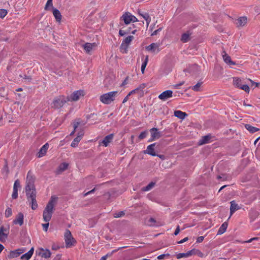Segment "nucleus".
<instances>
[{"instance_id": "34", "label": "nucleus", "mask_w": 260, "mask_h": 260, "mask_svg": "<svg viewBox=\"0 0 260 260\" xmlns=\"http://www.w3.org/2000/svg\"><path fill=\"white\" fill-rule=\"evenodd\" d=\"M155 185V183L153 182H151L149 183L146 186H145L142 188V190L143 191H147L151 189Z\"/></svg>"}, {"instance_id": "40", "label": "nucleus", "mask_w": 260, "mask_h": 260, "mask_svg": "<svg viewBox=\"0 0 260 260\" xmlns=\"http://www.w3.org/2000/svg\"><path fill=\"white\" fill-rule=\"evenodd\" d=\"M80 124V122L79 121V119H78L77 121L74 122V130L70 134V136H72L75 134L77 128L78 127Z\"/></svg>"}, {"instance_id": "13", "label": "nucleus", "mask_w": 260, "mask_h": 260, "mask_svg": "<svg viewBox=\"0 0 260 260\" xmlns=\"http://www.w3.org/2000/svg\"><path fill=\"white\" fill-rule=\"evenodd\" d=\"M159 47V45L158 44L153 43H151L149 46H147L146 47V49L147 51H151L152 52L154 53H157L159 52L160 51Z\"/></svg>"}, {"instance_id": "45", "label": "nucleus", "mask_w": 260, "mask_h": 260, "mask_svg": "<svg viewBox=\"0 0 260 260\" xmlns=\"http://www.w3.org/2000/svg\"><path fill=\"white\" fill-rule=\"evenodd\" d=\"M8 12L6 9H0V17L1 18H4L7 14Z\"/></svg>"}, {"instance_id": "43", "label": "nucleus", "mask_w": 260, "mask_h": 260, "mask_svg": "<svg viewBox=\"0 0 260 260\" xmlns=\"http://www.w3.org/2000/svg\"><path fill=\"white\" fill-rule=\"evenodd\" d=\"M111 194L109 192H106L103 194L104 199L106 201H110Z\"/></svg>"}, {"instance_id": "36", "label": "nucleus", "mask_w": 260, "mask_h": 260, "mask_svg": "<svg viewBox=\"0 0 260 260\" xmlns=\"http://www.w3.org/2000/svg\"><path fill=\"white\" fill-rule=\"evenodd\" d=\"M81 139L80 137H76L72 141L71 146L72 147H76L78 146V143L81 141Z\"/></svg>"}, {"instance_id": "20", "label": "nucleus", "mask_w": 260, "mask_h": 260, "mask_svg": "<svg viewBox=\"0 0 260 260\" xmlns=\"http://www.w3.org/2000/svg\"><path fill=\"white\" fill-rule=\"evenodd\" d=\"M184 71H188V72L192 74H196L199 72V67L197 64H194L189 66L188 68Z\"/></svg>"}, {"instance_id": "39", "label": "nucleus", "mask_w": 260, "mask_h": 260, "mask_svg": "<svg viewBox=\"0 0 260 260\" xmlns=\"http://www.w3.org/2000/svg\"><path fill=\"white\" fill-rule=\"evenodd\" d=\"M234 85L238 88L241 86V80L239 78H234Z\"/></svg>"}, {"instance_id": "60", "label": "nucleus", "mask_w": 260, "mask_h": 260, "mask_svg": "<svg viewBox=\"0 0 260 260\" xmlns=\"http://www.w3.org/2000/svg\"><path fill=\"white\" fill-rule=\"evenodd\" d=\"M84 134V131L83 130H81L78 133L77 137H80V138L82 139V138Z\"/></svg>"}, {"instance_id": "17", "label": "nucleus", "mask_w": 260, "mask_h": 260, "mask_svg": "<svg viewBox=\"0 0 260 260\" xmlns=\"http://www.w3.org/2000/svg\"><path fill=\"white\" fill-rule=\"evenodd\" d=\"M151 136L153 137L156 140L158 139L162 136L161 132L158 131L157 128L153 127L150 129Z\"/></svg>"}, {"instance_id": "15", "label": "nucleus", "mask_w": 260, "mask_h": 260, "mask_svg": "<svg viewBox=\"0 0 260 260\" xmlns=\"http://www.w3.org/2000/svg\"><path fill=\"white\" fill-rule=\"evenodd\" d=\"M114 138V134H111L109 135L106 136L101 142H100V144H103L105 147L108 146L109 144L112 141Z\"/></svg>"}, {"instance_id": "3", "label": "nucleus", "mask_w": 260, "mask_h": 260, "mask_svg": "<svg viewBox=\"0 0 260 260\" xmlns=\"http://www.w3.org/2000/svg\"><path fill=\"white\" fill-rule=\"evenodd\" d=\"M27 197V200L29 202L31 205V209L33 210H36L38 208V204L36 200L37 191L36 190L31 191H25Z\"/></svg>"}, {"instance_id": "42", "label": "nucleus", "mask_w": 260, "mask_h": 260, "mask_svg": "<svg viewBox=\"0 0 260 260\" xmlns=\"http://www.w3.org/2000/svg\"><path fill=\"white\" fill-rule=\"evenodd\" d=\"M3 173L5 172L6 175H8L9 173V170L8 168V164L7 160H5V164L3 169Z\"/></svg>"}, {"instance_id": "32", "label": "nucleus", "mask_w": 260, "mask_h": 260, "mask_svg": "<svg viewBox=\"0 0 260 260\" xmlns=\"http://www.w3.org/2000/svg\"><path fill=\"white\" fill-rule=\"evenodd\" d=\"M191 35L188 31L186 33H184L181 36V40L183 43H186L190 40V35Z\"/></svg>"}, {"instance_id": "54", "label": "nucleus", "mask_w": 260, "mask_h": 260, "mask_svg": "<svg viewBox=\"0 0 260 260\" xmlns=\"http://www.w3.org/2000/svg\"><path fill=\"white\" fill-rule=\"evenodd\" d=\"M126 247H127V246L120 247L115 250H113L111 252L108 253L109 254L108 256L112 255L113 253L117 251L118 250L121 249L122 248H126Z\"/></svg>"}, {"instance_id": "38", "label": "nucleus", "mask_w": 260, "mask_h": 260, "mask_svg": "<svg viewBox=\"0 0 260 260\" xmlns=\"http://www.w3.org/2000/svg\"><path fill=\"white\" fill-rule=\"evenodd\" d=\"M148 61V56L147 55L145 57L144 61L142 63V66H141V72L143 74H144V73L145 69L147 64Z\"/></svg>"}, {"instance_id": "14", "label": "nucleus", "mask_w": 260, "mask_h": 260, "mask_svg": "<svg viewBox=\"0 0 260 260\" xmlns=\"http://www.w3.org/2000/svg\"><path fill=\"white\" fill-rule=\"evenodd\" d=\"M236 25L238 27L244 26L247 23V17L246 16H242L239 17L237 20Z\"/></svg>"}, {"instance_id": "53", "label": "nucleus", "mask_w": 260, "mask_h": 260, "mask_svg": "<svg viewBox=\"0 0 260 260\" xmlns=\"http://www.w3.org/2000/svg\"><path fill=\"white\" fill-rule=\"evenodd\" d=\"M49 6L53 7L52 5V0H48L47 3L46 4L45 9L46 10H48V7Z\"/></svg>"}, {"instance_id": "29", "label": "nucleus", "mask_w": 260, "mask_h": 260, "mask_svg": "<svg viewBox=\"0 0 260 260\" xmlns=\"http://www.w3.org/2000/svg\"><path fill=\"white\" fill-rule=\"evenodd\" d=\"M228 223L227 222H223L221 226L219 228L218 232H217V235H222L223 234L225 231L228 228Z\"/></svg>"}, {"instance_id": "52", "label": "nucleus", "mask_w": 260, "mask_h": 260, "mask_svg": "<svg viewBox=\"0 0 260 260\" xmlns=\"http://www.w3.org/2000/svg\"><path fill=\"white\" fill-rule=\"evenodd\" d=\"M20 187V181L18 179L16 180L14 184L13 189H18V187Z\"/></svg>"}, {"instance_id": "48", "label": "nucleus", "mask_w": 260, "mask_h": 260, "mask_svg": "<svg viewBox=\"0 0 260 260\" xmlns=\"http://www.w3.org/2000/svg\"><path fill=\"white\" fill-rule=\"evenodd\" d=\"M125 214L124 211H120L117 213H115L114 214V217L115 218L120 217L123 216Z\"/></svg>"}, {"instance_id": "18", "label": "nucleus", "mask_w": 260, "mask_h": 260, "mask_svg": "<svg viewBox=\"0 0 260 260\" xmlns=\"http://www.w3.org/2000/svg\"><path fill=\"white\" fill-rule=\"evenodd\" d=\"M23 252L24 250L21 249H18L14 251H11L9 254L8 255V257L9 258L17 257Z\"/></svg>"}, {"instance_id": "37", "label": "nucleus", "mask_w": 260, "mask_h": 260, "mask_svg": "<svg viewBox=\"0 0 260 260\" xmlns=\"http://www.w3.org/2000/svg\"><path fill=\"white\" fill-rule=\"evenodd\" d=\"M131 27L127 28V29H126L125 30L120 29L119 31V35L120 36H123L125 35L129 34L131 32Z\"/></svg>"}, {"instance_id": "8", "label": "nucleus", "mask_w": 260, "mask_h": 260, "mask_svg": "<svg viewBox=\"0 0 260 260\" xmlns=\"http://www.w3.org/2000/svg\"><path fill=\"white\" fill-rule=\"evenodd\" d=\"M9 233V230L2 225L0 227V241L3 243L5 242L8 238Z\"/></svg>"}, {"instance_id": "11", "label": "nucleus", "mask_w": 260, "mask_h": 260, "mask_svg": "<svg viewBox=\"0 0 260 260\" xmlns=\"http://www.w3.org/2000/svg\"><path fill=\"white\" fill-rule=\"evenodd\" d=\"M156 143H153L147 146L146 150H144V154H148L153 156H155L157 154L154 151V147Z\"/></svg>"}, {"instance_id": "58", "label": "nucleus", "mask_w": 260, "mask_h": 260, "mask_svg": "<svg viewBox=\"0 0 260 260\" xmlns=\"http://www.w3.org/2000/svg\"><path fill=\"white\" fill-rule=\"evenodd\" d=\"M204 239V237L203 236H200L197 239V243H201L202 242Z\"/></svg>"}, {"instance_id": "7", "label": "nucleus", "mask_w": 260, "mask_h": 260, "mask_svg": "<svg viewBox=\"0 0 260 260\" xmlns=\"http://www.w3.org/2000/svg\"><path fill=\"white\" fill-rule=\"evenodd\" d=\"M84 92L82 90L75 91L72 94H71L69 98H68V101H78L80 96L84 95Z\"/></svg>"}, {"instance_id": "31", "label": "nucleus", "mask_w": 260, "mask_h": 260, "mask_svg": "<svg viewBox=\"0 0 260 260\" xmlns=\"http://www.w3.org/2000/svg\"><path fill=\"white\" fill-rule=\"evenodd\" d=\"M190 256L192 255H197L200 257H203L204 256V254L203 252H202L200 250L193 248L190 250Z\"/></svg>"}, {"instance_id": "51", "label": "nucleus", "mask_w": 260, "mask_h": 260, "mask_svg": "<svg viewBox=\"0 0 260 260\" xmlns=\"http://www.w3.org/2000/svg\"><path fill=\"white\" fill-rule=\"evenodd\" d=\"M147 132L146 131L143 132L141 133V134L139 136V138L140 139H143L147 136Z\"/></svg>"}, {"instance_id": "27", "label": "nucleus", "mask_w": 260, "mask_h": 260, "mask_svg": "<svg viewBox=\"0 0 260 260\" xmlns=\"http://www.w3.org/2000/svg\"><path fill=\"white\" fill-rule=\"evenodd\" d=\"M211 135L209 134L206 136L202 137V139L199 141L200 145H203L205 144L208 143L211 139Z\"/></svg>"}, {"instance_id": "24", "label": "nucleus", "mask_w": 260, "mask_h": 260, "mask_svg": "<svg viewBox=\"0 0 260 260\" xmlns=\"http://www.w3.org/2000/svg\"><path fill=\"white\" fill-rule=\"evenodd\" d=\"M53 14L56 19V21L60 22L62 18L60 11L58 9L53 8Z\"/></svg>"}, {"instance_id": "30", "label": "nucleus", "mask_w": 260, "mask_h": 260, "mask_svg": "<svg viewBox=\"0 0 260 260\" xmlns=\"http://www.w3.org/2000/svg\"><path fill=\"white\" fill-rule=\"evenodd\" d=\"M244 126L245 128L251 133H254L259 130V128L254 127L249 124H245Z\"/></svg>"}, {"instance_id": "22", "label": "nucleus", "mask_w": 260, "mask_h": 260, "mask_svg": "<svg viewBox=\"0 0 260 260\" xmlns=\"http://www.w3.org/2000/svg\"><path fill=\"white\" fill-rule=\"evenodd\" d=\"M224 54H222V57L224 62L231 65H235L236 62L231 60V57L228 55L225 51H223Z\"/></svg>"}, {"instance_id": "1", "label": "nucleus", "mask_w": 260, "mask_h": 260, "mask_svg": "<svg viewBox=\"0 0 260 260\" xmlns=\"http://www.w3.org/2000/svg\"><path fill=\"white\" fill-rule=\"evenodd\" d=\"M57 200V198L52 196L43 211V219L45 222H47V223L42 224V226L43 227V230L46 232L48 229L49 225V221L51 218L53 212L54 205Z\"/></svg>"}, {"instance_id": "19", "label": "nucleus", "mask_w": 260, "mask_h": 260, "mask_svg": "<svg viewBox=\"0 0 260 260\" xmlns=\"http://www.w3.org/2000/svg\"><path fill=\"white\" fill-rule=\"evenodd\" d=\"M24 216L22 213L20 212L18 214L16 218L13 220L14 224H18L21 226L23 224Z\"/></svg>"}, {"instance_id": "64", "label": "nucleus", "mask_w": 260, "mask_h": 260, "mask_svg": "<svg viewBox=\"0 0 260 260\" xmlns=\"http://www.w3.org/2000/svg\"><path fill=\"white\" fill-rule=\"evenodd\" d=\"M53 260H61V255H59V254L56 255V257L54 258Z\"/></svg>"}, {"instance_id": "62", "label": "nucleus", "mask_w": 260, "mask_h": 260, "mask_svg": "<svg viewBox=\"0 0 260 260\" xmlns=\"http://www.w3.org/2000/svg\"><path fill=\"white\" fill-rule=\"evenodd\" d=\"M161 29H162V28L160 27V28H158V29H157L155 30V31H154L152 33L151 36L156 35L158 34V32L159 31H160L161 30Z\"/></svg>"}, {"instance_id": "23", "label": "nucleus", "mask_w": 260, "mask_h": 260, "mask_svg": "<svg viewBox=\"0 0 260 260\" xmlns=\"http://www.w3.org/2000/svg\"><path fill=\"white\" fill-rule=\"evenodd\" d=\"M34 249L32 247L27 252L23 254L21 256V259L22 260H29L31 257L34 253Z\"/></svg>"}, {"instance_id": "16", "label": "nucleus", "mask_w": 260, "mask_h": 260, "mask_svg": "<svg viewBox=\"0 0 260 260\" xmlns=\"http://www.w3.org/2000/svg\"><path fill=\"white\" fill-rule=\"evenodd\" d=\"M231 206H230V216L229 217V219L231 217L232 214L237 210H238L241 209V207H240L237 204H236L235 201H232L230 202Z\"/></svg>"}, {"instance_id": "21", "label": "nucleus", "mask_w": 260, "mask_h": 260, "mask_svg": "<svg viewBox=\"0 0 260 260\" xmlns=\"http://www.w3.org/2000/svg\"><path fill=\"white\" fill-rule=\"evenodd\" d=\"M125 24H128L132 22L131 14L129 13H125L120 18Z\"/></svg>"}, {"instance_id": "55", "label": "nucleus", "mask_w": 260, "mask_h": 260, "mask_svg": "<svg viewBox=\"0 0 260 260\" xmlns=\"http://www.w3.org/2000/svg\"><path fill=\"white\" fill-rule=\"evenodd\" d=\"M169 255H170V254L169 253L162 254L158 255L157 256V258L158 259H162L165 257V256H169Z\"/></svg>"}, {"instance_id": "49", "label": "nucleus", "mask_w": 260, "mask_h": 260, "mask_svg": "<svg viewBox=\"0 0 260 260\" xmlns=\"http://www.w3.org/2000/svg\"><path fill=\"white\" fill-rule=\"evenodd\" d=\"M146 85L145 84H142L139 85V86L136 89H138V91L139 92H140V94L143 93V89L145 87Z\"/></svg>"}, {"instance_id": "26", "label": "nucleus", "mask_w": 260, "mask_h": 260, "mask_svg": "<svg viewBox=\"0 0 260 260\" xmlns=\"http://www.w3.org/2000/svg\"><path fill=\"white\" fill-rule=\"evenodd\" d=\"M174 116L181 120L184 119L186 116H187V114L180 110H176L174 111Z\"/></svg>"}, {"instance_id": "56", "label": "nucleus", "mask_w": 260, "mask_h": 260, "mask_svg": "<svg viewBox=\"0 0 260 260\" xmlns=\"http://www.w3.org/2000/svg\"><path fill=\"white\" fill-rule=\"evenodd\" d=\"M217 178L218 180L222 179V180H226L228 179L227 176H225V175H223V176L218 175V176H217Z\"/></svg>"}, {"instance_id": "9", "label": "nucleus", "mask_w": 260, "mask_h": 260, "mask_svg": "<svg viewBox=\"0 0 260 260\" xmlns=\"http://www.w3.org/2000/svg\"><path fill=\"white\" fill-rule=\"evenodd\" d=\"M173 96V91L171 90L164 91L158 95V98L162 101H166Z\"/></svg>"}, {"instance_id": "2", "label": "nucleus", "mask_w": 260, "mask_h": 260, "mask_svg": "<svg viewBox=\"0 0 260 260\" xmlns=\"http://www.w3.org/2000/svg\"><path fill=\"white\" fill-rule=\"evenodd\" d=\"M117 94V91H111L101 95L100 99L103 103L109 105L115 100V98Z\"/></svg>"}, {"instance_id": "28", "label": "nucleus", "mask_w": 260, "mask_h": 260, "mask_svg": "<svg viewBox=\"0 0 260 260\" xmlns=\"http://www.w3.org/2000/svg\"><path fill=\"white\" fill-rule=\"evenodd\" d=\"M51 252L48 250H44L43 249H41L39 252V255L41 256L42 257L48 258L50 256Z\"/></svg>"}, {"instance_id": "6", "label": "nucleus", "mask_w": 260, "mask_h": 260, "mask_svg": "<svg viewBox=\"0 0 260 260\" xmlns=\"http://www.w3.org/2000/svg\"><path fill=\"white\" fill-rule=\"evenodd\" d=\"M134 37L133 36H128L126 38H125L122 41L121 45H120V49L122 51L124 50L123 52L126 53L127 51V49L131 42L134 40Z\"/></svg>"}, {"instance_id": "33", "label": "nucleus", "mask_w": 260, "mask_h": 260, "mask_svg": "<svg viewBox=\"0 0 260 260\" xmlns=\"http://www.w3.org/2000/svg\"><path fill=\"white\" fill-rule=\"evenodd\" d=\"M190 253L191 252H190V250H189L186 253H177V254H176V256L177 258H178V259L181 258L182 257H187L190 256Z\"/></svg>"}, {"instance_id": "4", "label": "nucleus", "mask_w": 260, "mask_h": 260, "mask_svg": "<svg viewBox=\"0 0 260 260\" xmlns=\"http://www.w3.org/2000/svg\"><path fill=\"white\" fill-rule=\"evenodd\" d=\"M35 180V178L32 172L29 171L26 176L25 191H34V189L36 190L34 184Z\"/></svg>"}, {"instance_id": "46", "label": "nucleus", "mask_w": 260, "mask_h": 260, "mask_svg": "<svg viewBox=\"0 0 260 260\" xmlns=\"http://www.w3.org/2000/svg\"><path fill=\"white\" fill-rule=\"evenodd\" d=\"M12 209L8 207L6 210L5 216L6 217H9L11 216L12 215Z\"/></svg>"}, {"instance_id": "59", "label": "nucleus", "mask_w": 260, "mask_h": 260, "mask_svg": "<svg viewBox=\"0 0 260 260\" xmlns=\"http://www.w3.org/2000/svg\"><path fill=\"white\" fill-rule=\"evenodd\" d=\"M139 92L138 91V89H135L133 90H132L131 91H130L128 94V96H130L131 95L133 94H134V93H138Z\"/></svg>"}, {"instance_id": "5", "label": "nucleus", "mask_w": 260, "mask_h": 260, "mask_svg": "<svg viewBox=\"0 0 260 260\" xmlns=\"http://www.w3.org/2000/svg\"><path fill=\"white\" fill-rule=\"evenodd\" d=\"M64 240L66 247H71L73 245V243L75 242V240L69 230H67L64 233Z\"/></svg>"}, {"instance_id": "25", "label": "nucleus", "mask_w": 260, "mask_h": 260, "mask_svg": "<svg viewBox=\"0 0 260 260\" xmlns=\"http://www.w3.org/2000/svg\"><path fill=\"white\" fill-rule=\"evenodd\" d=\"M48 148H49V145L48 144V143H46L45 144H44L41 147V148L40 149V150L39 152L38 156V157H41L43 156H44L46 154V151H47V149H48Z\"/></svg>"}, {"instance_id": "50", "label": "nucleus", "mask_w": 260, "mask_h": 260, "mask_svg": "<svg viewBox=\"0 0 260 260\" xmlns=\"http://www.w3.org/2000/svg\"><path fill=\"white\" fill-rule=\"evenodd\" d=\"M12 197L14 199H16L18 197V189H13V192Z\"/></svg>"}, {"instance_id": "44", "label": "nucleus", "mask_w": 260, "mask_h": 260, "mask_svg": "<svg viewBox=\"0 0 260 260\" xmlns=\"http://www.w3.org/2000/svg\"><path fill=\"white\" fill-rule=\"evenodd\" d=\"M156 223V220L154 218L151 217L149 218L148 220L147 224L149 226H154L155 225V223Z\"/></svg>"}, {"instance_id": "47", "label": "nucleus", "mask_w": 260, "mask_h": 260, "mask_svg": "<svg viewBox=\"0 0 260 260\" xmlns=\"http://www.w3.org/2000/svg\"><path fill=\"white\" fill-rule=\"evenodd\" d=\"M240 89H241L244 90L247 93H249V87L246 84L241 85V86L240 87Z\"/></svg>"}, {"instance_id": "57", "label": "nucleus", "mask_w": 260, "mask_h": 260, "mask_svg": "<svg viewBox=\"0 0 260 260\" xmlns=\"http://www.w3.org/2000/svg\"><path fill=\"white\" fill-rule=\"evenodd\" d=\"M141 15L144 18L145 20L148 19L150 17L149 14L147 13H145L143 14H141Z\"/></svg>"}, {"instance_id": "61", "label": "nucleus", "mask_w": 260, "mask_h": 260, "mask_svg": "<svg viewBox=\"0 0 260 260\" xmlns=\"http://www.w3.org/2000/svg\"><path fill=\"white\" fill-rule=\"evenodd\" d=\"M179 231H180V227L179 225H178L174 233V235L177 236L178 234V233H179Z\"/></svg>"}, {"instance_id": "63", "label": "nucleus", "mask_w": 260, "mask_h": 260, "mask_svg": "<svg viewBox=\"0 0 260 260\" xmlns=\"http://www.w3.org/2000/svg\"><path fill=\"white\" fill-rule=\"evenodd\" d=\"M188 240V237H185L184 238V239H183L182 240L179 241L178 242V244H182L186 241H187V240Z\"/></svg>"}, {"instance_id": "12", "label": "nucleus", "mask_w": 260, "mask_h": 260, "mask_svg": "<svg viewBox=\"0 0 260 260\" xmlns=\"http://www.w3.org/2000/svg\"><path fill=\"white\" fill-rule=\"evenodd\" d=\"M97 46V44L96 43H86L84 45H83V47L85 50V52L90 54V52L96 47Z\"/></svg>"}, {"instance_id": "10", "label": "nucleus", "mask_w": 260, "mask_h": 260, "mask_svg": "<svg viewBox=\"0 0 260 260\" xmlns=\"http://www.w3.org/2000/svg\"><path fill=\"white\" fill-rule=\"evenodd\" d=\"M66 101L61 98H56L53 102V107L56 109H59L62 107Z\"/></svg>"}, {"instance_id": "35", "label": "nucleus", "mask_w": 260, "mask_h": 260, "mask_svg": "<svg viewBox=\"0 0 260 260\" xmlns=\"http://www.w3.org/2000/svg\"><path fill=\"white\" fill-rule=\"evenodd\" d=\"M68 166V164L66 162L61 163L58 167V171L61 172L65 171L67 169Z\"/></svg>"}, {"instance_id": "41", "label": "nucleus", "mask_w": 260, "mask_h": 260, "mask_svg": "<svg viewBox=\"0 0 260 260\" xmlns=\"http://www.w3.org/2000/svg\"><path fill=\"white\" fill-rule=\"evenodd\" d=\"M202 84V82H199L195 85L192 87V89L195 91H198L200 90V87Z\"/></svg>"}]
</instances>
